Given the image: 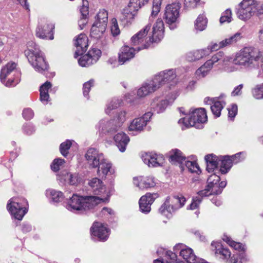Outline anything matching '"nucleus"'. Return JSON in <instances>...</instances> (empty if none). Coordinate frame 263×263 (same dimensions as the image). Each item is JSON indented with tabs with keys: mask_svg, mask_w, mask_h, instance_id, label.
Listing matches in <instances>:
<instances>
[{
	"mask_svg": "<svg viewBox=\"0 0 263 263\" xmlns=\"http://www.w3.org/2000/svg\"><path fill=\"white\" fill-rule=\"evenodd\" d=\"M100 199L95 196H79L73 194L66 202V208L72 212H88L96 210L100 204Z\"/></svg>",
	"mask_w": 263,
	"mask_h": 263,
	"instance_id": "1",
	"label": "nucleus"
},
{
	"mask_svg": "<svg viewBox=\"0 0 263 263\" xmlns=\"http://www.w3.org/2000/svg\"><path fill=\"white\" fill-rule=\"evenodd\" d=\"M88 163L92 167H97L98 174L103 176L112 175L115 170L112 168L111 164L104 158L102 154H99L97 149L90 148L85 154Z\"/></svg>",
	"mask_w": 263,
	"mask_h": 263,
	"instance_id": "2",
	"label": "nucleus"
},
{
	"mask_svg": "<svg viewBox=\"0 0 263 263\" xmlns=\"http://www.w3.org/2000/svg\"><path fill=\"white\" fill-rule=\"evenodd\" d=\"M17 63L14 62L8 63L2 68L0 79L2 83L7 87L16 86L21 80V72L16 69Z\"/></svg>",
	"mask_w": 263,
	"mask_h": 263,
	"instance_id": "3",
	"label": "nucleus"
},
{
	"mask_svg": "<svg viewBox=\"0 0 263 263\" xmlns=\"http://www.w3.org/2000/svg\"><path fill=\"white\" fill-rule=\"evenodd\" d=\"M27 200L20 197L11 198L7 205V208L11 215L18 220H21L28 211Z\"/></svg>",
	"mask_w": 263,
	"mask_h": 263,
	"instance_id": "4",
	"label": "nucleus"
},
{
	"mask_svg": "<svg viewBox=\"0 0 263 263\" xmlns=\"http://www.w3.org/2000/svg\"><path fill=\"white\" fill-rule=\"evenodd\" d=\"M151 27V25L148 24L138 32L134 35L130 39L132 45L137 46V49L154 48L155 43L153 42L152 37L149 36V37L146 38Z\"/></svg>",
	"mask_w": 263,
	"mask_h": 263,
	"instance_id": "5",
	"label": "nucleus"
},
{
	"mask_svg": "<svg viewBox=\"0 0 263 263\" xmlns=\"http://www.w3.org/2000/svg\"><path fill=\"white\" fill-rule=\"evenodd\" d=\"M25 54L36 71L46 74L49 65L45 61L44 55L41 50H25Z\"/></svg>",
	"mask_w": 263,
	"mask_h": 263,
	"instance_id": "6",
	"label": "nucleus"
},
{
	"mask_svg": "<svg viewBox=\"0 0 263 263\" xmlns=\"http://www.w3.org/2000/svg\"><path fill=\"white\" fill-rule=\"evenodd\" d=\"M149 0H129L127 6L122 11L120 20L131 24L137 15L138 11L147 4Z\"/></svg>",
	"mask_w": 263,
	"mask_h": 263,
	"instance_id": "7",
	"label": "nucleus"
},
{
	"mask_svg": "<svg viewBox=\"0 0 263 263\" xmlns=\"http://www.w3.org/2000/svg\"><path fill=\"white\" fill-rule=\"evenodd\" d=\"M186 202V199L182 195L168 196L159 209L160 214L169 217L175 211L182 208Z\"/></svg>",
	"mask_w": 263,
	"mask_h": 263,
	"instance_id": "8",
	"label": "nucleus"
},
{
	"mask_svg": "<svg viewBox=\"0 0 263 263\" xmlns=\"http://www.w3.org/2000/svg\"><path fill=\"white\" fill-rule=\"evenodd\" d=\"M207 119L205 109L204 108H199L191 111L188 118L180 119L178 123L183 124L186 127L190 126L197 127H198V124L205 122Z\"/></svg>",
	"mask_w": 263,
	"mask_h": 263,
	"instance_id": "9",
	"label": "nucleus"
},
{
	"mask_svg": "<svg viewBox=\"0 0 263 263\" xmlns=\"http://www.w3.org/2000/svg\"><path fill=\"white\" fill-rule=\"evenodd\" d=\"M89 185L91 187L94 194L100 196V197H95L102 199L100 201V203H106L109 201L110 196V192L106 189L100 179L94 178L89 182Z\"/></svg>",
	"mask_w": 263,
	"mask_h": 263,
	"instance_id": "10",
	"label": "nucleus"
},
{
	"mask_svg": "<svg viewBox=\"0 0 263 263\" xmlns=\"http://www.w3.org/2000/svg\"><path fill=\"white\" fill-rule=\"evenodd\" d=\"M84 50H77L74 53V57L77 58L81 55L78 60L79 65L82 67H87L96 63L101 57V50H88L86 54H83Z\"/></svg>",
	"mask_w": 263,
	"mask_h": 263,
	"instance_id": "11",
	"label": "nucleus"
},
{
	"mask_svg": "<svg viewBox=\"0 0 263 263\" xmlns=\"http://www.w3.org/2000/svg\"><path fill=\"white\" fill-rule=\"evenodd\" d=\"M223 52L220 51L212 55L211 59L208 60L195 72L196 78L199 79L205 77L210 71L214 63L222 59Z\"/></svg>",
	"mask_w": 263,
	"mask_h": 263,
	"instance_id": "12",
	"label": "nucleus"
},
{
	"mask_svg": "<svg viewBox=\"0 0 263 263\" xmlns=\"http://www.w3.org/2000/svg\"><path fill=\"white\" fill-rule=\"evenodd\" d=\"M180 5L179 3H173L166 6L164 18L166 23L170 25L171 29L175 28V24L179 16Z\"/></svg>",
	"mask_w": 263,
	"mask_h": 263,
	"instance_id": "13",
	"label": "nucleus"
},
{
	"mask_svg": "<svg viewBox=\"0 0 263 263\" xmlns=\"http://www.w3.org/2000/svg\"><path fill=\"white\" fill-rule=\"evenodd\" d=\"M256 10V5L253 0H243L238 9L237 16L240 20L245 21L249 19Z\"/></svg>",
	"mask_w": 263,
	"mask_h": 263,
	"instance_id": "14",
	"label": "nucleus"
},
{
	"mask_svg": "<svg viewBox=\"0 0 263 263\" xmlns=\"http://www.w3.org/2000/svg\"><path fill=\"white\" fill-rule=\"evenodd\" d=\"M220 179V177L215 173L211 175L208 179V184L206 189L204 190L199 191L198 192L199 195L208 196L211 194H220V190H216Z\"/></svg>",
	"mask_w": 263,
	"mask_h": 263,
	"instance_id": "15",
	"label": "nucleus"
},
{
	"mask_svg": "<svg viewBox=\"0 0 263 263\" xmlns=\"http://www.w3.org/2000/svg\"><path fill=\"white\" fill-rule=\"evenodd\" d=\"M126 112L124 110L118 111L114 119L109 120L106 124L107 131L110 134L117 132L118 129L126 120Z\"/></svg>",
	"mask_w": 263,
	"mask_h": 263,
	"instance_id": "16",
	"label": "nucleus"
},
{
	"mask_svg": "<svg viewBox=\"0 0 263 263\" xmlns=\"http://www.w3.org/2000/svg\"><path fill=\"white\" fill-rule=\"evenodd\" d=\"M176 73L175 69H171L159 72L156 75L153 81L156 84L158 88L166 83H169L175 79Z\"/></svg>",
	"mask_w": 263,
	"mask_h": 263,
	"instance_id": "17",
	"label": "nucleus"
},
{
	"mask_svg": "<svg viewBox=\"0 0 263 263\" xmlns=\"http://www.w3.org/2000/svg\"><path fill=\"white\" fill-rule=\"evenodd\" d=\"M90 232L92 236L99 241H105L109 236L108 229L100 222H94L90 229Z\"/></svg>",
	"mask_w": 263,
	"mask_h": 263,
	"instance_id": "18",
	"label": "nucleus"
},
{
	"mask_svg": "<svg viewBox=\"0 0 263 263\" xmlns=\"http://www.w3.org/2000/svg\"><path fill=\"white\" fill-rule=\"evenodd\" d=\"M174 251L179 252L180 255L188 263H196L197 258L192 249L187 248L182 243L176 245Z\"/></svg>",
	"mask_w": 263,
	"mask_h": 263,
	"instance_id": "19",
	"label": "nucleus"
},
{
	"mask_svg": "<svg viewBox=\"0 0 263 263\" xmlns=\"http://www.w3.org/2000/svg\"><path fill=\"white\" fill-rule=\"evenodd\" d=\"M158 197L157 194L151 193H147L142 196L139 201L140 211L145 214L148 213L151 210V205Z\"/></svg>",
	"mask_w": 263,
	"mask_h": 263,
	"instance_id": "20",
	"label": "nucleus"
},
{
	"mask_svg": "<svg viewBox=\"0 0 263 263\" xmlns=\"http://www.w3.org/2000/svg\"><path fill=\"white\" fill-rule=\"evenodd\" d=\"M142 159L148 166L156 167L163 163L164 158L162 155L153 153H146L142 155Z\"/></svg>",
	"mask_w": 263,
	"mask_h": 263,
	"instance_id": "21",
	"label": "nucleus"
},
{
	"mask_svg": "<svg viewBox=\"0 0 263 263\" xmlns=\"http://www.w3.org/2000/svg\"><path fill=\"white\" fill-rule=\"evenodd\" d=\"M54 29V25L52 23L47 24L44 26H39L36 30V35L42 39L53 40Z\"/></svg>",
	"mask_w": 263,
	"mask_h": 263,
	"instance_id": "22",
	"label": "nucleus"
},
{
	"mask_svg": "<svg viewBox=\"0 0 263 263\" xmlns=\"http://www.w3.org/2000/svg\"><path fill=\"white\" fill-rule=\"evenodd\" d=\"M153 114L151 112H147L145 113L142 117L135 119L130 123L128 128L129 130H141L143 127L145 126L147 122L152 117Z\"/></svg>",
	"mask_w": 263,
	"mask_h": 263,
	"instance_id": "23",
	"label": "nucleus"
},
{
	"mask_svg": "<svg viewBox=\"0 0 263 263\" xmlns=\"http://www.w3.org/2000/svg\"><path fill=\"white\" fill-rule=\"evenodd\" d=\"M164 31V23L161 18H158L154 25L151 36L155 44L159 43L163 38Z\"/></svg>",
	"mask_w": 263,
	"mask_h": 263,
	"instance_id": "24",
	"label": "nucleus"
},
{
	"mask_svg": "<svg viewBox=\"0 0 263 263\" xmlns=\"http://www.w3.org/2000/svg\"><path fill=\"white\" fill-rule=\"evenodd\" d=\"M211 247L217 257L223 260H227L230 257V251L228 249L224 248L220 242L212 243Z\"/></svg>",
	"mask_w": 263,
	"mask_h": 263,
	"instance_id": "25",
	"label": "nucleus"
},
{
	"mask_svg": "<svg viewBox=\"0 0 263 263\" xmlns=\"http://www.w3.org/2000/svg\"><path fill=\"white\" fill-rule=\"evenodd\" d=\"M134 184L140 189H147L154 187L156 185L153 177H135L133 179Z\"/></svg>",
	"mask_w": 263,
	"mask_h": 263,
	"instance_id": "26",
	"label": "nucleus"
},
{
	"mask_svg": "<svg viewBox=\"0 0 263 263\" xmlns=\"http://www.w3.org/2000/svg\"><path fill=\"white\" fill-rule=\"evenodd\" d=\"M114 141L119 150L123 152L125 151L126 146L129 141L128 136L124 133L120 132L116 134L114 137Z\"/></svg>",
	"mask_w": 263,
	"mask_h": 263,
	"instance_id": "27",
	"label": "nucleus"
},
{
	"mask_svg": "<svg viewBox=\"0 0 263 263\" xmlns=\"http://www.w3.org/2000/svg\"><path fill=\"white\" fill-rule=\"evenodd\" d=\"M158 89V87L153 80L149 84L144 83L142 86L138 89L137 92V96L139 97H144L154 92Z\"/></svg>",
	"mask_w": 263,
	"mask_h": 263,
	"instance_id": "28",
	"label": "nucleus"
},
{
	"mask_svg": "<svg viewBox=\"0 0 263 263\" xmlns=\"http://www.w3.org/2000/svg\"><path fill=\"white\" fill-rule=\"evenodd\" d=\"M213 50H192L189 52L186 56L189 62H194L205 57L212 53Z\"/></svg>",
	"mask_w": 263,
	"mask_h": 263,
	"instance_id": "29",
	"label": "nucleus"
},
{
	"mask_svg": "<svg viewBox=\"0 0 263 263\" xmlns=\"http://www.w3.org/2000/svg\"><path fill=\"white\" fill-rule=\"evenodd\" d=\"M219 156L213 154H209L205 157L206 163V170L208 172H212L217 168L219 164Z\"/></svg>",
	"mask_w": 263,
	"mask_h": 263,
	"instance_id": "30",
	"label": "nucleus"
},
{
	"mask_svg": "<svg viewBox=\"0 0 263 263\" xmlns=\"http://www.w3.org/2000/svg\"><path fill=\"white\" fill-rule=\"evenodd\" d=\"M174 101V99H171L170 100L165 99V100H158L157 99L156 100H154L153 102L152 105L154 108L155 111L157 113L159 114L163 112L167 106L172 104Z\"/></svg>",
	"mask_w": 263,
	"mask_h": 263,
	"instance_id": "31",
	"label": "nucleus"
},
{
	"mask_svg": "<svg viewBox=\"0 0 263 263\" xmlns=\"http://www.w3.org/2000/svg\"><path fill=\"white\" fill-rule=\"evenodd\" d=\"M219 164L220 168L219 171L222 174H225L228 172L232 166L233 162L231 159L230 156H219Z\"/></svg>",
	"mask_w": 263,
	"mask_h": 263,
	"instance_id": "32",
	"label": "nucleus"
},
{
	"mask_svg": "<svg viewBox=\"0 0 263 263\" xmlns=\"http://www.w3.org/2000/svg\"><path fill=\"white\" fill-rule=\"evenodd\" d=\"M106 27L107 26L100 24L99 22H95L91 28L90 36L95 39L101 37L106 30Z\"/></svg>",
	"mask_w": 263,
	"mask_h": 263,
	"instance_id": "33",
	"label": "nucleus"
},
{
	"mask_svg": "<svg viewBox=\"0 0 263 263\" xmlns=\"http://www.w3.org/2000/svg\"><path fill=\"white\" fill-rule=\"evenodd\" d=\"M186 159L185 156L178 149H172L169 153V160L172 163L182 164Z\"/></svg>",
	"mask_w": 263,
	"mask_h": 263,
	"instance_id": "34",
	"label": "nucleus"
},
{
	"mask_svg": "<svg viewBox=\"0 0 263 263\" xmlns=\"http://www.w3.org/2000/svg\"><path fill=\"white\" fill-rule=\"evenodd\" d=\"M52 85L50 82L47 81L44 83L40 89V101L44 104H47L49 101V96L48 90L51 88Z\"/></svg>",
	"mask_w": 263,
	"mask_h": 263,
	"instance_id": "35",
	"label": "nucleus"
},
{
	"mask_svg": "<svg viewBox=\"0 0 263 263\" xmlns=\"http://www.w3.org/2000/svg\"><path fill=\"white\" fill-rule=\"evenodd\" d=\"M73 44L78 49H85L88 47V39L85 34L81 33L73 40Z\"/></svg>",
	"mask_w": 263,
	"mask_h": 263,
	"instance_id": "36",
	"label": "nucleus"
},
{
	"mask_svg": "<svg viewBox=\"0 0 263 263\" xmlns=\"http://www.w3.org/2000/svg\"><path fill=\"white\" fill-rule=\"evenodd\" d=\"M46 196L51 202L55 203L62 201L64 198L62 192L53 189H49L47 190Z\"/></svg>",
	"mask_w": 263,
	"mask_h": 263,
	"instance_id": "37",
	"label": "nucleus"
},
{
	"mask_svg": "<svg viewBox=\"0 0 263 263\" xmlns=\"http://www.w3.org/2000/svg\"><path fill=\"white\" fill-rule=\"evenodd\" d=\"M213 103L211 106V111L215 118L220 117L221 111L223 108L225 103L223 101H219L218 99H213Z\"/></svg>",
	"mask_w": 263,
	"mask_h": 263,
	"instance_id": "38",
	"label": "nucleus"
},
{
	"mask_svg": "<svg viewBox=\"0 0 263 263\" xmlns=\"http://www.w3.org/2000/svg\"><path fill=\"white\" fill-rule=\"evenodd\" d=\"M62 179L70 185H77L81 181V178L77 174H71L65 172L62 176Z\"/></svg>",
	"mask_w": 263,
	"mask_h": 263,
	"instance_id": "39",
	"label": "nucleus"
},
{
	"mask_svg": "<svg viewBox=\"0 0 263 263\" xmlns=\"http://www.w3.org/2000/svg\"><path fill=\"white\" fill-rule=\"evenodd\" d=\"M242 37L241 34L240 32H237L229 38L220 42V47H226L228 45L233 44L239 41Z\"/></svg>",
	"mask_w": 263,
	"mask_h": 263,
	"instance_id": "40",
	"label": "nucleus"
},
{
	"mask_svg": "<svg viewBox=\"0 0 263 263\" xmlns=\"http://www.w3.org/2000/svg\"><path fill=\"white\" fill-rule=\"evenodd\" d=\"M135 51L136 50H133V52L131 50H123L122 52L119 53L118 57L121 64H123L126 61L133 58L136 53L135 52ZM137 51H138L139 50Z\"/></svg>",
	"mask_w": 263,
	"mask_h": 263,
	"instance_id": "41",
	"label": "nucleus"
},
{
	"mask_svg": "<svg viewBox=\"0 0 263 263\" xmlns=\"http://www.w3.org/2000/svg\"><path fill=\"white\" fill-rule=\"evenodd\" d=\"M206 24L207 20L205 16L203 15H199L195 22V27L196 30L201 31L205 29Z\"/></svg>",
	"mask_w": 263,
	"mask_h": 263,
	"instance_id": "42",
	"label": "nucleus"
},
{
	"mask_svg": "<svg viewBox=\"0 0 263 263\" xmlns=\"http://www.w3.org/2000/svg\"><path fill=\"white\" fill-rule=\"evenodd\" d=\"M95 22H99L100 24L107 26L108 22V13L105 9H102L99 11Z\"/></svg>",
	"mask_w": 263,
	"mask_h": 263,
	"instance_id": "43",
	"label": "nucleus"
},
{
	"mask_svg": "<svg viewBox=\"0 0 263 263\" xmlns=\"http://www.w3.org/2000/svg\"><path fill=\"white\" fill-rule=\"evenodd\" d=\"M223 240H224L230 247L236 250L241 251L245 250L244 245L240 242H237L233 240L230 237H227L226 238H223Z\"/></svg>",
	"mask_w": 263,
	"mask_h": 263,
	"instance_id": "44",
	"label": "nucleus"
},
{
	"mask_svg": "<svg viewBox=\"0 0 263 263\" xmlns=\"http://www.w3.org/2000/svg\"><path fill=\"white\" fill-rule=\"evenodd\" d=\"M185 166L191 173L199 174L201 172L200 167L196 161H185Z\"/></svg>",
	"mask_w": 263,
	"mask_h": 263,
	"instance_id": "45",
	"label": "nucleus"
},
{
	"mask_svg": "<svg viewBox=\"0 0 263 263\" xmlns=\"http://www.w3.org/2000/svg\"><path fill=\"white\" fill-rule=\"evenodd\" d=\"M120 104V101L118 99H112L107 105V108L105 109V112L107 115H110L111 111L117 108Z\"/></svg>",
	"mask_w": 263,
	"mask_h": 263,
	"instance_id": "46",
	"label": "nucleus"
},
{
	"mask_svg": "<svg viewBox=\"0 0 263 263\" xmlns=\"http://www.w3.org/2000/svg\"><path fill=\"white\" fill-rule=\"evenodd\" d=\"M72 145V141L67 140L66 141L62 143L60 146V151L61 154L66 157L68 154V150Z\"/></svg>",
	"mask_w": 263,
	"mask_h": 263,
	"instance_id": "47",
	"label": "nucleus"
},
{
	"mask_svg": "<svg viewBox=\"0 0 263 263\" xmlns=\"http://www.w3.org/2000/svg\"><path fill=\"white\" fill-rule=\"evenodd\" d=\"M253 96L257 99L263 98V84L257 85L252 89Z\"/></svg>",
	"mask_w": 263,
	"mask_h": 263,
	"instance_id": "48",
	"label": "nucleus"
},
{
	"mask_svg": "<svg viewBox=\"0 0 263 263\" xmlns=\"http://www.w3.org/2000/svg\"><path fill=\"white\" fill-rule=\"evenodd\" d=\"M65 161L61 158L55 159L51 163V169L54 172H58L65 163Z\"/></svg>",
	"mask_w": 263,
	"mask_h": 263,
	"instance_id": "49",
	"label": "nucleus"
},
{
	"mask_svg": "<svg viewBox=\"0 0 263 263\" xmlns=\"http://www.w3.org/2000/svg\"><path fill=\"white\" fill-rule=\"evenodd\" d=\"M162 0H154L153 4L152 17L156 16L160 12Z\"/></svg>",
	"mask_w": 263,
	"mask_h": 263,
	"instance_id": "50",
	"label": "nucleus"
},
{
	"mask_svg": "<svg viewBox=\"0 0 263 263\" xmlns=\"http://www.w3.org/2000/svg\"><path fill=\"white\" fill-rule=\"evenodd\" d=\"M95 81L93 79H91L89 81L85 82L83 84V95L85 97L88 99V93L91 89V87L94 85Z\"/></svg>",
	"mask_w": 263,
	"mask_h": 263,
	"instance_id": "51",
	"label": "nucleus"
},
{
	"mask_svg": "<svg viewBox=\"0 0 263 263\" xmlns=\"http://www.w3.org/2000/svg\"><path fill=\"white\" fill-rule=\"evenodd\" d=\"M232 21V12L230 9H227L222 14L220 18L221 24L227 22L230 23Z\"/></svg>",
	"mask_w": 263,
	"mask_h": 263,
	"instance_id": "52",
	"label": "nucleus"
},
{
	"mask_svg": "<svg viewBox=\"0 0 263 263\" xmlns=\"http://www.w3.org/2000/svg\"><path fill=\"white\" fill-rule=\"evenodd\" d=\"M111 32L113 36H115L120 33V30L117 23V19L113 18L111 20V25L110 27Z\"/></svg>",
	"mask_w": 263,
	"mask_h": 263,
	"instance_id": "53",
	"label": "nucleus"
},
{
	"mask_svg": "<svg viewBox=\"0 0 263 263\" xmlns=\"http://www.w3.org/2000/svg\"><path fill=\"white\" fill-rule=\"evenodd\" d=\"M23 133L27 135H30L35 132L34 126L30 123H25L22 127Z\"/></svg>",
	"mask_w": 263,
	"mask_h": 263,
	"instance_id": "54",
	"label": "nucleus"
},
{
	"mask_svg": "<svg viewBox=\"0 0 263 263\" xmlns=\"http://www.w3.org/2000/svg\"><path fill=\"white\" fill-rule=\"evenodd\" d=\"M89 3L87 0H82V6L80 9L81 15L83 17H87L89 13Z\"/></svg>",
	"mask_w": 263,
	"mask_h": 263,
	"instance_id": "55",
	"label": "nucleus"
},
{
	"mask_svg": "<svg viewBox=\"0 0 263 263\" xmlns=\"http://www.w3.org/2000/svg\"><path fill=\"white\" fill-rule=\"evenodd\" d=\"M237 113V106L236 104H232L231 108H228V118L233 120Z\"/></svg>",
	"mask_w": 263,
	"mask_h": 263,
	"instance_id": "56",
	"label": "nucleus"
},
{
	"mask_svg": "<svg viewBox=\"0 0 263 263\" xmlns=\"http://www.w3.org/2000/svg\"><path fill=\"white\" fill-rule=\"evenodd\" d=\"M22 115L25 120H29L33 117L34 112L30 108H25L23 111Z\"/></svg>",
	"mask_w": 263,
	"mask_h": 263,
	"instance_id": "57",
	"label": "nucleus"
},
{
	"mask_svg": "<svg viewBox=\"0 0 263 263\" xmlns=\"http://www.w3.org/2000/svg\"><path fill=\"white\" fill-rule=\"evenodd\" d=\"M202 199L201 197H196L193 198L192 199V202L190 205L189 209L190 210H195L197 209L199 207V204L201 202Z\"/></svg>",
	"mask_w": 263,
	"mask_h": 263,
	"instance_id": "58",
	"label": "nucleus"
},
{
	"mask_svg": "<svg viewBox=\"0 0 263 263\" xmlns=\"http://www.w3.org/2000/svg\"><path fill=\"white\" fill-rule=\"evenodd\" d=\"M200 0H185L184 6L188 8H194L196 7Z\"/></svg>",
	"mask_w": 263,
	"mask_h": 263,
	"instance_id": "59",
	"label": "nucleus"
},
{
	"mask_svg": "<svg viewBox=\"0 0 263 263\" xmlns=\"http://www.w3.org/2000/svg\"><path fill=\"white\" fill-rule=\"evenodd\" d=\"M107 63L108 65H110L112 68L117 67L119 65H122L119 61V59L117 61L115 57L109 58Z\"/></svg>",
	"mask_w": 263,
	"mask_h": 263,
	"instance_id": "60",
	"label": "nucleus"
},
{
	"mask_svg": "<svg viewBox=\"0 0 263 263\" xmlns=\"http://www.w3.org/2000/svg\"><path fill=\"white\" fill-rule=\"evenodd\" d=\"M243 154V153H238L235 155H232L230 156L231 159L233 163L236 164L239 162L242 161L243 159V158L241 157V155Z\"/></svg>",
	"mask_w": 263,
	"mask_h": 263,
	"instance_id": "61",
	"label": "nucleus"
},
{
	"mask_svg": "<svg viewBox=\"0 0 263 263\" xmlns=\"http://www.w3.org/2000/svg\"><path fill=\"white\" fill-rule=\"evenodd\" d=\"M178 252H176L175 251V252H173L171 251H167L166 252V256L168 259H170V261H174L176 259L177 255L176 253Z\"/></svg>",
	"mask_w": 263,
	"mask_h": 263,
	"instance_id": "62",
	"label": "nucleus"
},
{
	"mask_svg": "<svg viewBox=\"0 0 263 263\" xmlns=\"http://www.w3.org/2000/svg\"><path fill=\"white\" fill-rule=\"evenodd\" d=\"M242 87H243L242 84H240L238 86L235 87L233 91L232 92V93H231L232 96H236L240 95L241 93V91Z\"/></svg>",
	"mask_w": 263,
	"mask_h": 263,
	"instance_id": "63",
	"label": "nucleus"
},
{
	"mask_svg": "<svg viewBox=\"0 0 263 263\" xmlns=\"http://www.w3.org/2000/svg\"><path fill=\"white\" fill-rule=\"evenodd\" d=\"M87 23V17H83L78 21V24L80 29H83Z\"/></svg>",
	"mask_w": 263,
	"mask_h": 263,
	"instance_id": "64",
	"label": "nucleus"
}]
</instances>
